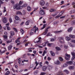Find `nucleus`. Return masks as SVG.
<instances>
[{
  "label": "nucleus",
  "instance_id": "nucleus-1",
  "mask_svg": "<svg viewBox=\"0 0 75 75\" xmlns=\"http://www.w3.org/2000/svg\"><path fill=\"white\" fill-rule=\"evenodd\" d=\"M27 6V4H24L22 6H19L18 4L15 5L13 6V8L14 9H16V10H20V9H21L23 7H26Z\"/></svg>",
  "mask_w": 75,
  "mask_h": 75
},
{
  "label": "nucleus",
  "instance_id": "nucleus-2",
  "mask_svg": "<svg viewBox=\"0 0 75 75\" xmlns=\"http://www.w3.org/2000/svg\"><path fill=\"white\" fill-rule=\"evenodd\" d=\"M38 31V28L36 27V26H35L33 27V29L31 30V31L32 32L30 33V35H33L34 33H35L36 31Z\"/></svg>",
  "mask_w": 75,
  "mask_h": 75
},
{
  "label": "nucleus",
  "instance_id": "nucleus-3",
  "mask_svg": "<svg viewBox=\"0 0 75 75\" xmlns=\"http://www.w3.org/2000/svg\"><path fill=\"white\" fill-rule=\"evenodd\" d=\"M70 57H71V56H70V55L67 53L65 54V59L67 60V61H69V60L70 59Z\"/></svg>",
  "mask_w": 75,
  "mask_h": 75
},
{
  "label": "nucleus",
  "instance_id": "nucleus-4",
  "mask_svg": "<svg viewBox=\"0 0 75 75\" xmlns=\"http://www.w3.org/2000/svg\"><path fill=\"white\" fill-rule=\"evenodd\" d=\"M18 63L19 64V66H21L22 65H24V61H22V63H21V59H18Z\"/></svg>",
  "mask_w": 75,
  "mask_h": 75
},
{
  "label": "nucleus",
  "instance_id": "nucleus-5",
  "mask_svg": "<svg viewBox=\"0 0 75 75\" xmlns=\"http://www.w3.org/2000/svg\"><path fill=\"white\" fill-rule=\"evenodd\" d=\"M59 41L61 43H64L65 41H64V37H59Z\"/></svg>",
  "mask_w": 75,
  "mask_h": 75
},
{
  "label": "nucleus",
  "instance_id": "nucleus-6",
  "mask_svg": "<svg viewBox=\"0 0 75 75\" xmlns=\"http://www.w3.org/2000/svg\"><path fill=\"white\" fill-rule=\"evenodd\" d=\"M2 21H3L4 23H7V18L3 17H2Z\"/></svg>",
  "mask_w": 75,
  "mask_h": 75
},
{
  "label": "nucleus",
  "instance_id": "nucleus-7",
  "mask_svg": "<svg viewBox=\"0 0 75 75\" xmlns=\"http://www.w3.org/2000/svg\"><path fill=\"white\" fill-rule=\"evenodd\" d=\"M40 5L42 6H44V5L45 4V1H41L40 3Z\"/></svg>",
  "mask_w": 75,
  "mask_h": 75
},
{
  "label": "nucleus",
  "instance_id": "nucleus-8",
  "mask_svg": "<svg viewBox=\"0 0 75 75\" xmlns=\"http://www.w3.org/2000/svg\"><path fill=\"white\" fill-rule=\"evenodd\" d=\"M39 13L41 15H44L45 14V13L43 10H40L39 12Z\"/></svg>",
  "mask_w": 75,
  "mask_h": 75
},
{
  "label": "nucleus",
  "instance_id": "nucleus-9",
  "mask_svg": "<svg viewBox=\"0 0 75 75\" xmlns=\"http://www.w3.org/2000/svg\"><path fill=\"white\" fill-rule=\"evenodd\" d=\"M20 39H21V37H19L18 39H17L16 40L15 42L16 43H17V44H19L20 42V41H19V40Z\"/></svg>",
  "mask_w": 75,
  "mask_h": 75
},
{
  "label": "nucleus",
  "instance_id": "nucleus-10",
  "mask_svg": "<svg viewBox=\"0 0 75 75\" xmlns=\"http://www.w3.org/2000/svg\"><path fill=\"white\" fill-rule=\"evenodd\" d=\"M66 63L67 64H68V65H72L73 64V62L72 61H67L66 62Z\"/></svg>",
  "mask_w": 75,
  "mask_h": 75
},
{
  "label": "nucleus",
  "instance_id": "nucleus-11",
  "mask_svg": "<svg viewBox=\"0 0 75 75\" xmlns=\"http://www.w3.org/2000/svg\"><path fill=\"white\" fill-rule=\"evenodd\" d=\"M16 14L17 15H22V13L20 11H17Z\"/></svg>",
  "mask_w": 75,
  "mask_h": 75
},
{
  "label": "nucleus",
  "instance_id": "nucleus-12",
  "mask_svg": "<svg viewBox=\"0 0 75 75\" xmlns=\"http://www.w3.org/2000/svg\"><path fill=\"white\" fill-rule=\"evenodd\" d=\"M62 14V12H60L58 15L57 16L55 17L56 18H59V17H61Z\"/></svg>",
  "mask_w": 75,
  "mask_h": 75
},
{
  "label": "nucleus",
  "instance_id": "nucleus-13",
  "mask_svg": "<svg viewBox=\"0 0 75 75\" xmlns=\"http://www.w3.org/2000/svg\"><path fill=\"white\" fill-rule=\"evenodd\" d=\"M54 64H56L57 65H59L60 64V63L59 60H57V61H56L54 62Z\"/></svg>",
  "mask_w": 75,
  "mask_h": 75
},
{
  "label": "nucleus",
  "instance_id": "nucleus-14",
  "mask_svg": "<svg viewBox=\"0 0 75 75\" xmlns=\"http://www.w3.org/2000/svg\"><path fill=\"white\" fill-rule=\"evenodd\" d=\"M74 68H75V67L73 66H70L69 67V69H74Z\"/></svg>",
  "mask_w": 75,
  "mask_h": 75
},
{
  "label": "nucleus",
  "instance_id": "nucleus-15",
  "mask_svg": "<svg viewBox=\"0 0 75 75\" xmlns=\"http://www.w3.org/2000/svg\"><path fill=\"white\" fill-rule=\"evenodd\" d=\"M69 37L72 38H75V35H69Z\"/></svg>",
  "mask_w": 75,
  "mask_h": 75
},
{
  "label": "nucleus",
  "instance_id": "nucleus-16",
  "mask_svg": "<svg viewBox=\"0 0 75 75\" xmlns=\"http://www.w3.org/2000/svg\"><path fill=\"white\" fill-rule=\"evenodd\" d=\"M47 66H44L43 67V68H42V70L43 71H45V70H46V69H47Z\"/></svg>",
  "mask_w": 75,
  "mask_h": 75
},
{
  "label": "nucleus",
  "instance_id": "nucleus-17",
  "mask_svg": "<svg viewBox=\"0 0 75 75\" xmlns=\"http://www.w3.org/2000/svg\"><path fill=\"white\" fill-rule=\"evenodd\" d=\"M50 52L52 56H55V53H54L52 51H50Z\"/></svg>",
  "mask_w": 75,
  "mask_h": 75
},
{
  "label": "nucleus",
  "instance_id": "nucleus-18",
  "mask_svg": "<svg viewBox=\"0 0 75 75\" xmlns=\"http://www.w3.org/2000/svg\"><path fill=\"white\" fill-rule=\"evenodd\" d=\"M65 39L67 41H69L71 40V38L68 36H66V37Z\"/></svg>",
  "mask_w": 75,
  "mask_h": 75
},
{
  "label": "nucleus",
  "instance_id": "nucleus-19",
  "mask_svg": "<svg viewBox=\"0 0 75 75\" xmlns=\"http://www.w3.org/2000/svg\"><path fill=\"white\" fill-rule=\"evenodd\" d=\"M55 48L57 51H60L61 50V48L58 47H55Z\"/></svg>",
  "mask_w": 75,
  "mask_h": 75
},
{
  "label": "nucleus",
  "instance_id": "nucleus-20",
  "mask_svg": "<svg viewBox=\"0 0 75 75\" xmlns=\"http://www.w3.org/2000/svg\"><path fill=\"white\" fill-rule=\"evenodd\" d=\"M15 18L16 20H18L20 19L19 17H18V16H15Z\"/></svg>",
  "mask_w": 75,
  "mask_h": 75
},
{
  "label": "nucleus",
  "instance_id": "nucleus-21",
  "mask_svg": "<svg viewBox=\"0 0 75 75\" xmlns=\"http://www.w3.org/2000/svg\"><path fill=\"white\" fill-rule=\"evenodd\" d=\"M23 1H20L19 4H15V5H17V4H18V6H20V5H21L22 4H23Z\"/></svg>",
  "mask_w": 75,
  "mask_h": 75
},
{
  "label": "nucleus",
  "instance_id": "nucleus-22",
  "mask_svg": "<svg viewBox=\"0 0 75 75\" xmlns=\"http://www.w3.org/2000/svg\"><path fill=\"white\" fill-rule=\"evenodd\" d=\"M72 27H71L70 28H69L67 31L68 32H71L72 31Z\"/></svg>",
  "mask_w": 75,
  "mask_h": 75
},
{
  "label": "nucleus",
  "instance_id": "nucleus-23",
  "mask_svg": "<svg viewBox=\"0 0 75 75\" xmlns=\"http://www.w3.org/2000/svg\"><path fill=\"white\" fill-rule=\"evenodd\" d=\"M28 11H30L31 10V7L30 6H29L28 7V9H27Z\"/></svg>",
  "mask_w": 75,
  "mask_h": 75
},
{
  "label": "nucleus",
  "instance_id": "nucleus-24",
  "mask_svg": "<svg viewBox=\"0 0 75 75\" xmlns=\"http://www.w3.org/2000/svg\"><path fill=\"white\" fill-rule=\"evenodd\" d=\"M39 40L38 41H36V42H35V43H38V42H40V40H41V37H39L38 38Z\"/></svg>",
  "mask_w": 75,
  "mask_h": 75
},
{
  "label": "nucleus",
  "instance_id": "nucleus-25",
  "mask_svg": "<svg viewBox=\"0 0 75 75\" xmlns=\"http://www.w3.org/2000/svg\"><path fill=\"white\" fill-rule=\"evenodd\" d=\"M20 31L22 33V34H23L24 33V30H23L22 29H21Z\"/></svg>",
  "mask_w": 75,
  "mask_h": 75
},
{
  "label": "nucleus",
  "instance_id": "nucleus-26",
  "mask_svg": "<svg viewBox=\"0 0 75 75\" xmlns=\"http://www.w3.org/2000/svg\"><path fill=\"white\" fill-rule=\"evenodd\" d=\"M62 31V30H60L59 31H56L55 32H54V33H55L56 34H57V33H61Z\"/></svg>",
  "mask_w": 75,
  "mask_h": 75
},
{
  "label": "nucleus",
  "instance_id": "nucleus-27",
  "mask_svg": "<svg viewBox=\"0 0 75 75\" xmlns=\"http://www.w3.org/2000/svg\"><path fill=\"white\" fill-rule=\"evenodd\" d=\"M46 25L45 24H44L43 25V27L42 28H41V30H43V29H44V28H45Z\"/></svg>",
  "mask_w": 75,
  "mask_h": 75
},
{
  "label": "nucleus",
  "instance_id": "nucleus-28",
  "mask_svg": "<svg viewBox=\"0 0 75 75\" xmlns=\"http://www.w3.org/2000/svg\"><path fill=\"white\" fill-rule=\"evenodd\" d=\"M64 47L65 49H68V46L66 45H64Z\"/></svg>",
  "mask_w": 75,
  "mask_h": 75
},
{
  "label": "nucleus",
  "instance_id": "nucleus-29",
  "mask_svg": "<svg viewBox=\"0 0 75 75\" xmlns=\"http://www.w3.org/2000/svg\"><path fill=\"white\" fill-rule=\"evenodd\" d=\"M10 33H11V35L13 36L15 34L14 32L13 31L10 32Z\"/></svg>",
  "mask_w": 75,
  "mask_h": 75
},
{
  "label": "nucleus",
  "instance_id": "nucleus-30",
  "mask_svg": "<svg viewBox=\"0 0 75 75\" xmlns=\"http://www.w3.org/2000/svg\"><path fill=\"white\" fill-rule=\"evenodd\" d=\"M29 23H30L29 21H27L25 23V25H29Z\"/></svg>",
  "mask_w": 75,
  "mask_h": 75
},
{
  "label": "nucleus",
  "instance_id": "nucleus-31",
  "mask_svg": "<svg viewBox=\"0 0 75 75\" xmlns=\"http://www.w3.org/2000/svg\"><path fill=\"white\" fill-rule=\"evenodd\" d=\"M56 11V10L54 9H52L50 10V12H54V11Z\"/></svg>",
  "mask_w": 75,
  "mask_h": 75
},
{
  "label": "nucleus",
  "instance_id": "nucleus-32",
  "mask_svg": "<svg viewBox=\"0 0 75 75\" xmlns=\"http://www.w3.org/2000/svg\"><path fill=\"white\" fill-rule=\"evenodd\" d=\"M51 34L50 33H48L47 35V36H52V34Z\"/></svg>",
  "mask_w": 75,
  "mask_h": 75
},
{
  "label": "nucleus",
  "instance_id": "nucleus-33",
  "mask_svg": "<svg viewBox=\"0 0 75 75\" xmlns=\"http://www.w3.org/2000/svg\"><path fill=\"white\" fill-rule=\"evenodd\" d=\"M4 40H6L7 39V35H4Z\"/></svg>",
  "mask_w": 75,
  "mask_h": 75
},
{
  "label": "nucleus",
  "instance_id": "nucleus-34",
  "mask_svg": "<svg viewBox=\"0 0 75 75\" xmlns=\"http://www.w3.org/2000/svg\"><path fill=\"white\" fill-rule=\"evenodd\" d=\"M26 13H25V11H22V15H25Z\"/></svg>",
  "mask_w": 75,
  "mask_h": 75
},
{
  "label": "nucleus",
  "instance_id": "nucleus-35",
  "mask_svg": "<svg viewBox=\"0 0 75 75\" xmlns=\"http://www.w3.org/2000/svg\"><path fill=\"white\" fill-rule=\"evenodd\" d=\"M38 73V70H36L34 72L35 75H37Z\"/></svg>",
  "mask_w": 75,
  "mask_h": 75
},
{
  "label": "nucleus",
  "instance_id": "nucleus-36",
  "mask_svg": "<svg viewBox=\"0 0 75 75\" xmlns=\"http://www.w3.org/2000/svg\"><path fill=\"white\" fill-rule=\"evenodd\" d=\"M71 54L72 55L73 57H75V53L74 52H71Z\"/></svg>",
  "mask_w": 75,
  "mask_h": 75
},
{
  "label": "nucleus",
  "instance_id": "nucleus-37",
  "mask_svg": "<svg viewBox=\"0 0 75 75\" xmlns=\"http://www.w3.org/2000/svg\"><path fill=\"white\" fill-rule=\"evenodd\" d=\"M10 71H8L7 72L5 73V75H9V74H10Z\"/></svg>",
  "mask_w": 75,
  "mask_h": 75
},
{
  "label": "nucleus",
  "instance_id": "nucleus-38",
  "mask_svg": "<svg viewBox=\"0 0 75 75\" xmlns=\"http://www.w3.org/2000/svg\"><path fill=\"white\" fill-rule=\"evenodd\" d=\"M35 64H36V67H37V65H38V64H39V62H37V61H36L35 62Z\"/></svg>",
  "mask_w": 75,
  "mask_h": 75
},
{
  "label": "nucleus",
  "instance_id": "nucleus-39",
  "mask_svg": "<svg viewBox=\"0 0 75 75\" xmlns=\"http://www.w3.org/2000/svg\"><path fill=\"white\" fill-rule=\"evenodd\" d=\"M11 48H12V46L11 45H10L8 47V50H10L11 49Z\"/></svg>",
  "mask_w": 75,
  "mask_h": 75
},
{
  "label": "nucleus",
  "instance_id": "nucleus-40",
  "mask_svg": "<svg viewBox=\"0 0 75 75\" xmlns=\"http://www.w3.org/2000/svg\"><path fill=\"white\" fill-rule=\"evenodd\" d=\"M70 47H75V45H72L71 44H70Z\"/></svg>",
  "mask_w": 75,
  "mask_h": 75
},
{
  "label": "nucleus",
  "instance_id": "nucleus-41",
  "mask_svg": "<svg viewBox=\"0 0 75 75\" xmlns=\"http://www.w3.org/2000/svg\"><path fill=\"white\" fill-rule=\"evenodd\" d=\"M52 44H53V43H48V47H51L52 46Z\"/></svg>",
  "mask_w": 75,
  "mask_h": 75
},
{
  "label": "nucleus",
  "instance_id": "nucleus-42",
  "mask_svg": "<svg viewBox=\"0 0 75 75\" xmlns=\"http://www.w3.org/2000/svg\"><path fill=\"white\" fill-rule=\"evenodd\" d=\"M59 59L61 61H63V59L61 57H59Z\"/></svg>",
  "mask_w": 75,
  "mask_h": 75
},
{
  "label": "nucleus",
  "instance_id": "nucleus-43",
  "mask_svg": "<svg viewBox=\"0 0 75 75\" xmlns=\"http://www.w3.org/2000/svg\"><path fill=\"white\" fill-rule=\"evenodd\" d=\"M67 66H68V65H67L66 64H64L63 65V68H65V67H67Z\"/></svg>",
  "mask_w": 75,
  "mask_h": 75
},
{
  "label": "nucleus",
  "instance_id": "nucleus-44",
  "mask_svg": "<svg viewBox=\"0 0 75 75\" xmlns=\"http://www.w3.org/2000/svg\"><path fill=\"white\" fill-rule=\"evenodd\" d=\"M12 41V40H8L7 41H6V42L7 43V44H8V43H10V42H11Z\"/></svg>",
  "mask_w": 75,
  "mask_h": 75
},
{
  "label": "nucleus",
  "instance_id": "nucleus-45",
  "mask_svg": "<svg viewBox=\"0 0 75 75\" xmlns=\"http://www.w3.org/2000/svg\"><path fill=\"white\" fill-rule=\"evenodd\" d=\"M56 15H57V12H56L54 13V14H53L52 15V16H53V17H54V16H55Z\"/></svg>",
  "mask_w": 75,
  "mask_h": 75
},
{
  "label": "nucleus",
  "instance_id": "nucleus-46",
  "mask_svg": "<svg viewBox=\"0 0 75 75\" xmlns=\"http://www.w3.org/2000/svg\"><path fill=\"white\" fill-rule=\"evenodd\" d=\"M46 74V73L45 72H42L41 73L40 75H45Z\"/></svg>",
  "mask_w": 75,
  "mask_h": 75
},
{
  "label": "nucleus",
  "instance_id": "nucleus-47",
  "mask_svg": "<svg viewBox=\"0 0 75 75\" xmlns=\"http://www.w3.org/2000/svg\"><path fill=\"white\" fill-rule=\"evenodd\" d=\"M9 21L10 23H12V19H11V18H10L9 19Z\"/></svg>",
  "mask_w": 75,
  "mask_h": 75
},
{
  "label": "nucleus",
  "instance_id": "nucleus-48",
  "mask_svg": "<svg viewBox=\"0 0 75 75\" xmlns=\"http://www.w3.org/2000/svg\"><path fill=\"white\" fill-rule=\"evenodd\" d=\"M1 25L0 24V32H1L3 31V30L1 29Z\"/></svg>",
  "mask_w": 75,
  "mask_h": 75
},
{
  "label": "nucleus",
  "instance_id": "nucleus-49",
  "mask_svg": "<svg viewBox=\"0 0 75 75\" xmlns=\"http://www.w3.org/2000/svg\"><path fill=\"white\" fill-rule=\"evenodd\" d=\"M6 27L7 28V30H10V28L9 27L7 26H6Z\"/></svg>",
  "mask_w": 75,
  "mask_h": 75
},
{
  "label": "nucleus",
  "instance_id": "nucleus-50",
  "mask_svg": "<svg viewBox=\"0 0 75 75\" xmlns=\"http://www.w3.org/2000/svg\"><path fill=\"white\" fill-rule=\"evenodd\" d=\"M1 4H3V2H2V1L1 0H0V7H1Z\"/></svg>",
  "mask_w": 75,
  "mask_h": 75
},
{
  "label": "nucleus",
  "instance_id": "nucleus-51",
  "mask_svg": "<svg viewBox=\"0 0 75 75\" xmlns=\"http://www.w3.org/2000/svg\"><path fill=\"white\" fill-rule=\"evenodd\" d=\"M31 43V42H29L28 43H26L25 44V47H27L28 45V44H30Z\"/></svg>",
  "mask_w": 75,
  "mask_h": 75
},
{
  "label": "nucleus",
  "instance_id": "nucleus-52",
  "mask_svg": "<svg viewBox=\"0 0 75 75\" xmlns=\"http://www.w3.org/2000/svg\"><path fill=\"white\" fill-rule=\"evenodd\" d=\"M75 58V56H73V57L71 59V60H72V61H73V60H74V59Z\"/></svg>",
  "mask_w": 75,
  "mask_h": 75
},
{
  "label": "nucleus",
  "instance_id": "nucleus-53",
  "mask_svg": "<svg viewBox=\"0 0 75 75\" xmlns=\"http://www.w3.org/2000/svg\"><path fill=\"white\" fill-rule=\"evenodd\" d=\"M71 42H73L74 43H75V40H71Z\"/></svg>",
  "mask_w": 75,
  "mask_h": 75
},
{
  "label": "nucleus",
  "instance_id": "nucleus-54",
  "mask_svg": "<svg viewBox=\"0 0 75 75\" xmlns=\"http://www.w3.org/2000/svg\"><path fill=\"white\" fill-rule=\"evenodd\" d=\"M6 52V50H4V51H3L2 52H1V55H2V54H3V53H4V52Z\"/></svg>",
  "mask_w": 75,
  "mask_h": 75
},
{
  "label": "nucleus",
  "instance_id": "nucleus-55",
  "mask_svg": "<svg viewBox=\"0 0 75 75\" xmlns=\"http://www.w3.org/2000/svg\"><path fill=\"white\" fill-rule=\"evenodd\" d=\"M55 39H52L51 40V41L52 42V41H55Z\"/></svg>",
  "mask_w": 75,
  "mask_h": 75
},
{
  "label": "nucleus",
  "instance_id": "nucleus-56",
  "mask_svg": "<svg viewBox=\"0 0 75 75\" xmlns=\"http://www.w3.org/2000/svg\"><path fill=\"white\" fill-rule=\"evenodd\" d=\"M11 3H12V4H14V1L13 0L11 1Z\"/></svg>",
  "mask_w": 75,
  "mask_h": 75
},
{
  "label": "nucleus",
  "instance_id": "nucleus-57",
  "mask_svg": "<svg viewBox=\"0 0 75 75\" xmlns=\"http://www.w3.org/2000/svg\"><path fill=\"white\" fill-rule=\"evenodd\" d=\"M13 29L15 30L16 32H17V29H16V28H13Z\"/></svg>",
  "mask_w": 75,
  "mask_h": 75
},
{
  "label": "nucleus",
  "instance_id": "nucleus-58",
  "mask_svg": "<svg viewBox=\"0 0 75 75\" xmlns=\"http://www.w3.org/2000/svg\"><path fill=\"white\" fill-rule=\"evenodd\" d=\"M47 59L48 61H50L51 59V58L49 57H48Z\"/></svg>",
  "mask_w": 75,
  "mask_h": 75
},
{
  "label": "nucleus",
  "instance_id": "nucleus-59",
  "mask_svg": "<svg viewBox=\"0 0 75 75\" xmlns=\"http://www.w3.org/2000/svg\"><path fill=\"white\" fill-rule=\"evenodd\" d=\"M6 7H4V13H5V12H6Z\"/></svg>",
  "mask_w": 75,
  "mask_h": 75
},
{
  "label": "nucleus",
  "instance_id": "nucleus-60",
  "mask_svg": "<svg viewBox=\"0 0 75 75\" xmlns=\"http://www.w3.org/2000/svg\"><path fill=\"white\" fill-rule=\"evenodd\" d=\"M38 9V8H36L34 9V10L33 11H36L37 9Z\"/></svg>",
  "mask_w": 75,
  "mask_h": 75
},
{
  "label": "nucleus",
  "instance_id": "nucleus-61",
  "mask_svg": "<svg viewBox=\"0 0 75 75\" xmlns=\"http://www.w3.org/2000/svg\"><path fill=\"white\" fill-rule=\"evenodd\" d=\"M23 62H28V60H23Z\"/></svg>",
  "mask_w": 75,
  "mask_h": 75
},
{
  "label": "nucleus",
  "instance_id": "nucleus-62",
  "mask_svg": "<svg viewBox=\"0 0 75 75\" xmlns=\"http://www.w3.org/2000/svg\"><path fill=\"white\" fill-rule=\"evenodd\" d=\"M47 8V7H42V8L43 9H46V8Z\"/></svg>",
  "mask_w": 75,
  "mask_h": 75
},
{
  "label": "nucleus",
  "instance_id": "nucleus-63",
  "mask_svg": "<svg viewBox=\"0 0 75 75\" xmlns=\"http://www.w3.org/2000/svg\"><path fill=\"white\" fill-rule=\"evenodd\" d=\"M45 64H47V65H48V61H46L45 62Z\"/></svg>",
  "mask_w": 75,
  "mask_h": 75
},
{
  "label": "nucleus",
  "instance_id": "nucleus-64",
  "mask_svg": "<svg viewBox=\"0 0 75 75\" xmlns=\"http://www.w3.org/2000/svg\"><path fill=\"white\" fill-rule=\"evenodd\" d=\"M73 25H75V21H74L73 22Z\"/></svg>",
  "mask_w": 75,
  "mask_h": 75
}]
</instances>
